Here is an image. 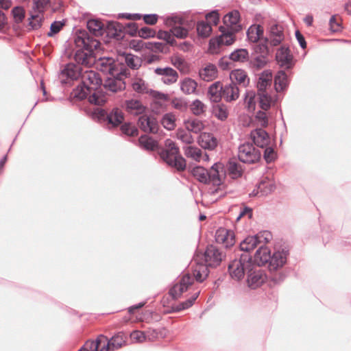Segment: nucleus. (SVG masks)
<instances>
[{
	"label": "nucleus",
	"mask_w": 351,
	"mask_h": 351,
	"mask_svg": "<svg viewBox=\"0 0 351 351\" xmlns=\"http://www.w3.org/2000/svg\"><path fill=\"white\" fill-rule=\"evenodd\" d=\"M74 42L75 45L80 48L74 56L77 65H90L93 51L99 48L100 42L91 36L85 29H80L76 32Z\"/></svg>",
	"instance_id": "f257e3e1"
},
{
	"label": "nucleus",
	"mask_w": 351,
	"mask_h": 351,
	"mask_svg": "<svg viewBox=\"0 0 351 351\" xmlns=\"http://www.w3.org/2000/svg\"><path fill=\"white\" fill-rule=\"evenodd\" d=\"M81 77L84 88L89 92L88 101L96 106L103 105L107 100L106 92L101 88L102 80L99 73L93 71L82 73Z\"/></svg>",
	"instance_id": "f03ea898"
},
{
	"label": "nucleus",
	"mask_w": 351,
	"mask_h": 351,
	"mask_svg": "<svg viewBox=\"0 0 351 351\" xmlns=\"http://www.w3.org/2000/svg\"><path fill=\"white\" fill-rule=\"evenodd\" d=\"M288 250H276L271 254L270 250L265 246L260 245L254 255V261L258 266L267 265L269 271H276L287 262Z\"/></svg>",
	"instance_id": "7ed1b4c3"
},
{
	"label": "nucleus",
	"mask_w": 351,
	"mask_h": 351,
	"mask_svg": "<svg viewBox=\"0 0 351 351\" xmlns=\"http://www.w3.org/2000/svg\"><path fill=\"white\" fill-rule=\"evenodd\" d=\"M165 148L159 152L160 158L169 166L181 171L186 169L185 159L181 156L179 147L171 139H167L165 143Z\"/></svg>",
	"instance_id": "20e7f679"
},
{
	"label": "nucleus",
	"mask_w": 351,
	"mask_h": 351,
	"mask_svg": "<svg viewBox=\"0 0 351 351\" xmlns=\"http://www.w3.org/2000/svg\"><path fill=\"white\" fill-rule=\"evenodd\" d=\"M238 256L239 258H235L228 265V272L232 279L239 281L253 266V261L249 254L241 253Z\"/></svg>",
	"instance_id": "39448f33"
},
{
	"label": "nucleus",
	"mask_w": 351,
	"mask_h": 351,
	"mask_svg": "<svg viewBox=\"0 0 351 351\" xmlns=\"http://www.w3.org/2000/svg\"><path fill=\"white\" fill-rule=\"evenodd\" d=\"M99 71L110 75H122L125 77L130 76L128 69L122 62L114 61L111 58H101L98 62Z\"/></svg>",
	"instance_id": "423d86ee"
},
{
	"label": "nucleus",
	"mask_w": 351,
	"mask_h": 351,
	"mask_svg": "<svg viewBox=\"0 0 351 351\" xmlns=\"http://www.w3.org/2000/svg\"><path fill=\"white\" fill-rule=\"evenodd\" d=\"M138 30L135 23H129L125 27L117 21H108L107 23V36L117 39L122 38L123 32L131 36H135L138 34Z\"/></svg>",
	"instance_id": "0eeeda50"
},
{
	"label": "nucleus",
	"mask_w": 351,
	"mask_h": 351,
	"mask_svg": "<svg viewBox=\"0 0 351 351\" xmlns=\"http://www.w3.org/2000/svg\"><path fill=\"white\" fill-rule=\"evenodd\" d=\"M272 238L269 231H263L258 233L254 236L247 237L243 241L240 243V251L243 253L248 254L253 250L258 245L265 246V244L269 243Z\"/></svg>",
	"instance_id": "6e6552de"
},
{
	"label": "nucleus",
	"mask_w": 351,
	"mask_h": 351,
	"mask_svg": "<svg viewBox=\"0 0 351 351\" xmlns=\"http://www.w3.org/2000/svg\"><path fill=\"white\" fill-rule=\"evenodd\" d=\"M93 118L97 119L98 121H106L108 124L115 127L121 124L123 119V114L119 108H113L108 112L104 109L97 108L93 112Z\"/></svg>",
	"instance_id": "1a4fd4ad"
},
{
	"label": "nucleus",
	"mask_w": 351,
	"mask_h": 351,
	"mask_svg": "<svg viewBox=\"0 0 351 351\" xmlns=\"http://www.w3.org/2000/svg\"><path fill=\"white\" fill-rule=\"evenodd\" d=\"M261 151L251 143H245L238 148V158L240 162L246 164H254L260 160Z\"/></svg>",
	"instance_id": "9d476101"
},
{
	"label": "nucleus",
	"mask_w": 351,
	"mask_h": 351,
	"mask_svg": "<svg viewBox=\"0 0 351 351\" xmlns=\"http://www.w3.org/2000/svg\"><path fill=\"white\" fill-rule=\"evenodd\" d=\"M82 73V69L80 65L69 63L61 70L59 78L62 84H67L70 82L77 80L81 77Z\"/></svg>",
	"instance_id": "9b49d317"
},
{
	"label": "nucleus",
	"mask_w": 351,
	"mask_h": 351,
	"mask_svg": "<svg viewBox=\"0 0 351 351\" xmlns=\"http://www.w3.org/2000/svg\"><path fill=\"white\" fill-rule=\"evenodd\" d=\"M219 31L221 32V35H219L216 39H211L209 42L210 47H219L221 45H230L235 40L234 34L237 32H233L228 27L220 26Z\"/></svg>",
	"instance_id": "f8f14e48"
},
{
	"label": "nucleus",
	"mask_w": 351,
	"mask_h": 351,
	"mask_svg": "<svg viewBox=\"0 0 351 351\" xmlns=\"http://www.w3.org/2000/svg\"><path fill=\"white\" fill-rule=\"evenodd\" d=\"M125 76L122 75H110L108 77L103 84V88L106 92L115 93L125 89L126 84L124 82Z\"/></svg>",
	"instance_id": "ddd939ff"
},
{
	"label": "nucleus",
	"mask_w": 351,
	"mask_h": 351,
	"mask_svg": "<svg viewBox=\"0 0 351 351\" xmlns=\"http://www.w3.org/2000/svg\"><path fill=\"white\" fill-rule=\"evenodd\" d=\"M247 278V284L251 289H255L260 287L265 280L266 276L263 271L255 266L253 263V266L250 267L248 270Z\"/></svg>",
	"instance_id": "4468645a"
},
{
	"label": "nucleus",
	"mask_w": 351,
	"mask_h": 351,
	"mask_svg": "<svg viewBox=\"0 0 351 351\" xmlns=\"http://www.w3.org/2000/svg\"><path fill=\"white\" fill-rule=\"evenodd\" d=\"M193 278L189 274H184L179 282L174 285L169 290V293L173 300L180 298L182 294L186 291L189 287L193 284Z\"/></svg>",
	"instance_id": "2eb2a0df"
},
{
	"label": "nucleus",
	"mask_w": 351,
	"mask_h": 351,
	"mask_svg": "<svg viewBox=\"0 0 351 351\" xmlns=\"http://www.w3.org/2000/svg\"><path fill=\"white\" fill-rule=\"evenodd\" d=\"M138 125L147 133L156 134L159 129L158 122L153 115L142 114L138 120Z\"/></svg>",
	"instance_id": "dca6fc26"
},
{
	"label": "nucleus",
	"mask_w": 351,
	"mask_h": 351,
	"mask_svg": "<svg viewBox=\"0 0 351 351\" xmlns=\"http://www.w3.org/2000/svg\"><path fill=\"white\" fill-rule=\"evenodd\" d=\"M204 257L207 267H215L221 262L223 254L217 247L211 245L206 247Z\"/></svg>",
	"instance_id": "f3484780"
},
{
	"label": "nucleus",
	"mask_w": 351,
	"mask_h": 351,
	"mask_svg": "<svg viewBox=\"0 0 351 351\" xmlns=\"http://www.w3.org/2000/svg\"><path fill=\"white\" fill-rule=\"evenodd\" d=\"M285 38L284 29L282 25L273 24L270 26L269 36L265 37V40L269 41L271 47L279 45Z\"/></svg>",
	"instance_id": "a211bd4d"
},
{
	"label": "nucleus",
	"mask_w": 351,
	"mask_h": 351,
	"mask_svg": "<svg viewBox=\"0 0 351 351\" xmlns=\"http://www.w3.org/2000/svg\"><path fill=\"white\" fill-rule=\"evenodd\" d=\"M276 59L281 67L289 69L294 64L293 57L289 47L282 46L276 52Z\"/></svg>",
	"instance_id": "6ab92c4d"
},
{
	"label": "nucleus",
	"mask_w": 351,
	"mask_h": 351,
	"mask_svg": "<svg viewBox=\"0 0 351 351\" xmlns=\"http://www.w3.org/2000/svg\"><path fill=\"white\" fill-rule=\"evenodd\" d=\"M125 343L124 334L119 332L110 339L108 338L100 351H114L121 348Z\"/></svg>",
	"instance_id": "aec40b11"
},
{
	"label": "nucleus",
	"mask_w": 351,
	"mask_h": 351,
	"mask_svg": "<svg viewBox=\"0 0 351 351\" xmlns=\"http://www.w3.org/2000/svg\"><path fill=\"white\" fill-rule=\"evenodd\" d=\"M240 18V12L237 10H234L226 14L223 21L226 27H228L234 32H239L242 29V26L239 23Z\"/></svg>",
	"instance_id": "412c9836"
},
{
	"label": "nucleus",
	"mask_w": 351,
	"mask_h": 351,
	"mask_svg": "<svg viewBox=\"0 0 351 351\" xmlns=\"http://www.w3.org/2000/svg\"><path fill=\"white\" fill-rule=\"evenodd\" d=\"M223 167L221 163H215L208 173V184H212L214 186H219L222 183V176Z\"/></svg>",
	"instance_id": "4be33fe9"
},
{
	"label": "nucleus",
	"mask_w": 351,
	"mask_h": 351,
	"mask_svg": "<svg viewBox=\"0 0 351 351\" xmlns=\"http://www.w3.org/2000/svg\"><path fill=\"white\" fill-rule=\"evenodd\" d=\"M240 160H237L236 158H230L226 164V171L230 177L232 179H238L241 178L245 168L241 165Z\"/></svg>",
	"instance_id": "5701e85b"
},
{
	"label": "nucleus",
	"mask_w": 351,
	"mask_h": 351,
	"mask_svg": "<svg viewBox=\"0 0 351 351\" xmlns=\"http://www.w3.org/2000/svg\"><path fill=\"white\" fill-rule=\"evenodd\" d=\"M253 143L261 148H264L269 145L270 138L268 133L263 128H256L250 133Z\"/></svg>",
	"instance_id": "b1692460"
},
{
	"label": "nucleus",
	"mask_w": 351,
	"mask_h": 351,
	"mask_svg": "<svg viewBox=\"0 0 351 351\" xmlns=\"http://www.w3.org/2000/svg\"><path fill=\"white\" fill-rule=\"evenodd\" d=\"M273 74L271 70L266 69L261 72L258 77L256 83L257 93L265 92L272 82Z\"/></svg>",
	"instance_id": "393cba45"
},
{
	"label": "nucleus",
	"mask_w": 351,
	"mask_h": 351,
	"mask_svg": "<svg viewBox=\"0 0 351 351\" xmlns=\"http://www.w3.org/2000/svg\"><path fill=\"white\" fill-rule=\"evenodd\" d=\"M154 71L156 74L162 77V81L166 84H173L178 80V72L171 67L156 68Z\"/></svg>",
	"instance_id": "a878e982"
},
{
	"label": "nucleus",
	"mask_w": 351,
	"mask_h": 351,
	"mask_svg": "<svg viewBox=\"0 0 351 351\" xmlns=\"http://www.w3.org/2000/svg\"><path fill=\"white\" fill-rule=\"evenodd\" d=\"M215 240L217 243L223 244L226 247H229L234 243V235L230 230L220 228L215 233Z\"/></svg>",
	"instance_id": "bb28decb"
},
{
	"label": "nucleus",
	"mask_w": 351,
	"mask_h": 351,
	"mask_svg": "<svg viewBox=\"0 0 351 351\" xmlns=\"http://www.w3.org/2000/svg\"><path fill=\"white\" fill-rule=\"evenodd\" d=\"M222 96L227 102L237 100L239 97V89L234 82L223 85Z\"/></svg>",
	"instance_id": "cd10ccee"
},
{
	"label": "nucleus",
	"mask_w": 351,
	"mask_h": 351,
	"mask_svg": "<svg viewBox=\"0 0 351 351\" xmlns=\"http://www.w3.org/2000/svg\"><path fill=\"white\" fill-rule=\"evenodd\" d=\"M125 109L128 112L134 115H140L144 114L146 107L137 99H128L125 101Z\"/></svg>",
	"instance_id": "c85d7f7f"
},
{
	"label": "nucleus",
	"mask_w": 351,
	"mask_h": 351,
	"mask_svg": "<svg viewBox=\"0 0 351 351\" xmlns=\"http://www.w3.org/2000/svg\"><path fill=\"white\" fill-rule=\"evenodd\" d=\"M86 25L90 33L93 34L92 36L93 38L94 36H103L105 32L107 33V27L105 29L104 25L99 19H89L87 21Z\"/></svg>",
	"instance_id": "c756f323"
},
{
	"label": "nucleus",
	"mask_w": 351,
	"mask_h": 351,
	"mask_svg": "<svg viewBox=\"0 0 351 351\" xmlns=\"http://www.w3.org/2000/svg\"><path fill=\"white\" fill-rule=\"evenodd\" d=\"M223 84L220 82H215L212 84L208 89V97L214 103H218L223 98Z\"/></svg>",
	"instance_id": "7c9ffc66"
},
{
	"label": "nucleus",
	"mask_w": 351,
	"mask_h": 351,
	"mask_svg": "<svg viewBox=\"0 0 351 351\" xmlns=\"http://www.w3.org/2000/svg\"><path fill=\"white\" fill-rule=\"evenodd\" d=\"M199 144L204 148L213 150L217 146V140L211 133H203L199 136Z\"/></svg>",
	"instance_id": "2f4dec72"
},
{
	"label": "nucleus",
	"mask_w": 351,
	"mask_h": 351,
	"mask_svg": "<svg viewBox=\"0 0 351 351\" xmlns=\"http://www.w3.org/2000/svg\"><path fill=\"white\" fill-rule=\"evenodd\" d=\"M263 27L261 25H252L247 30V40L253 43H257L263 36Z\"/></svg>",
	"instance_id": "473e14b6"
},
{
	"label": "nucleus",
	"mask_w": 351,
	"mask_h": 351,
	"mask_svg": "<svg viewBox=\"0 0 351 351\" xmlns=\"http://www.w3.org/2000/svg\"><path fill=\"white\" fill-rule=\"evenodd\" d=\"M199 77L204 81L210 82L217 76V69L215 64H209L199 72Z\"/></svg>",
	"instance_id": "72a5a7b5"
},
{
	"label": "nucleus",
	"mask_w": 351,
	"mask_h": 351,
	"mask_svg": "<svg viewBox=\"0 0 351 351\" xmlns=\"http://www.w3.org/2000/svg\"><path fill=\"white\" fill-rule=\"evenodd\" d=\"M138 143L140 147L147 151H154L158 147V141L146 134L139 137Z\"/></svg>",
	"instance_id": "f704fd0d"
},
{
	"label": "nucleus",
	"mask_w": 351,
	"mask_h": 351,
	"mask_svg": "<svg viewBox=\"0 0 351 351\" xmlns=\"http://www.w3.org/2000/svg\"><path fill=\"white\" fill-rule=\"evenodd\" d=\"M180 86L183 93L190 95L196 93L197 83L190 77H185L180 82Z\"/></svg>",
	"instance_id": "c9c22d12"
},
{
	"label": "nucleus",
	"mask_w": 351,
	"mask_h": 351,
	"mask_svg": "<svg viewBox=\"0 0 351 351\" xmlns=\"http://www.w3.org/2000/svg\"><path fill=\"white\" fill-rule=\"evenodd\" d=\"M231 82L235 80L239 84L245 87L249 84L250 79L247 73L242 69H235L230 74Z\"/></svg>",
	"instance_id": "e433bc0d"
},
{
	"label": "nucleus",
	"mask_w": 351,
	"mask_h": 351,
	"mask_svg": "<svg viewBox=\"0 0 351 351\" xmlns=\"http://www.w3.org/2000/svg\"><path fill=\"white\" fill-rule=\"evenodd\" d=\"M123 57L126 66L131 69H138L142 65V59L132 53H124Z\"/></svg>",
	"instance_id": "4c0bfd02"
},
{
	"label": "nucleus",
	"mask_w": 351,
	"mask_h": 351,
	"mask_svg": "<svg viewBox=\"0 0 351 351\" xmlns=\"http://www.w3.org/2000/svg\"><path fill=\"white\" fill-rule=\"evenodd\" d=\"M199 295V291L196 292V293H193V295H191L189 299L186 300L185 301L182 302L177 305L172 306L171 312L178 313L181 311L188 309L189 308H190L191 306H193L195 301L198 298Z\"/></svg>",
	"instance_id": "58836bf2"
},
{
	"label": "nucleus",
	"mask_w": 351,
	"mask_h": 351,
	"mask_svg": "<svg viewBox=\"0 0 351 351\" xmlns=\"http://www.w3.org/2000/svg\"><path fill=\"white\" fill-rule=\"evenodd\" d=\"M288 84V79L286 73L284 71H279L274 77V86L277 92H280L286 88Z\"/></svg>",
	"instance_id": "ea45409f"
},
{
	"label": "nucleus",
	"mask_w": 351,
	"mask_h": 351,
	"mask_svg": "<svg viewBox=\"0 0 351 351\" xmlns=\"http://www.w3.org/2000/svg\"><path fill=\"white\" fill-rule=\"evenodd\" d=\"M267 63V57L264 55H256L250 60V67L254 71H259L264 68Z\"/></svg>",
	"instance_id": "a19ab883"
},
{
	"label": "nucleus",
	"mask_w": 351,
	"mask_h": 351,
	"mask_svg": "<svg viewBox=\"0 0 351 351\" xmlns=\"http://www.w3.org/2000/svg\"><path fill=\"white\" fill-rule=\"evenodd\" d=\"M208 169L201 166L195 167L191 170L193 176L203 184H208Z\"/></svg>",
	"instance_id": "79ce46f5"
},
{
	"label": "nucleus",
	"mask_w": 351,
	"mask_h": 351,
	"mask_svg": "<svg viewBox=\"0 0 351 351\" xmlns=\"http://www.w3.org/2000/svg\"><path fill=\"white\" fill-rule=\"evenodd\" d=\"M249 58V53L246 49H237L229 55V59L233 62H244Z\"/></svg>",
	"instance_id": "37998d69"
},
{
	"label": "nucleus",
	"mask_w": 351,
	"mask_h": 351,
	"mask_svg": "<svg viewBox=\"0 0 351 351\" xmlns=\"http://www.w3.org/2000/svg\"><path fill=\"white\" fill-rule=\"evenodd\" d=\"M213 114L220 121H225L228 117V110L223 104H218L213 106Z\"/></svg>",
	"instance_id": "c03bdc74"
},
{
	"label": "nucleus",
	"mask_w": 351,
	"mask_h": 351,
	"mask_svg": "<svg viewBox=\"0 0 351 351\" xmlns=\"http://www.w3.org/2000/svg\"><path fill=\"white\" fill-rule=\"evenodd\" d=\"M275 189L274 184L269 180H262L257 186V193L265 196L274 191Z\"/></svg>",
	"instance_id": "a18cd8bd"
},
{
	"label": "nucleus",
	"mask_w": 351,
	"mask_h": 351,
	"mask_svg": "<svg viewBox=\"0 0 351 351\" xmlns=\"http://www.w3.org/2000/svg\"><path fill=\"white\" fill-rule=\"evenodd\" d=\"M197 32L199 36L202 38H207L210 36L212 31L210 24L207 21H201L197 23Z\"/></svg>",
	"instance_id": "49530a36"
},
{
	"label": "nucleus",
	"mask_w": 351,
	"mask_h": 351,
	"mask_svg": "<svg viewBox=\"0 0 351 351\" xmlns=\"http://www.w3.org/2000/svg\"><path fill=\"white\" fill-rule=\"evenodd\" d=\"M184 154L187 158H191L195 161H200L202 156V151L193 146L184 147Z\"/></svg>",
	"instance_id": "de8ad7c7"
},
{
	"label": "nucleus",
	"mask_w": 351,
	"mask_h": 351,
	"mask_svg": "<svg viewBox=\"0 0 351 351\" xmlns=\"http://www.w3.org/2000/svg\"><path fill=\"white\" fill-rule=\"evenodd\" d=\"M185 126L186 130L195 134H198L204 129V123L197 119L186 121Z\"/></svg>",
	"instance_id": "09e8293b"
},
{
	"label": "nucleus",
	"mask_w": 351,
	"mask_h": 351,
	"mask_svg": "<svg viewBox=\"0 0 351 351\" xmlns=\"http://www.w3.org/2000/svg\"><path fill=\"white\" fill-rule=\"evenodd\" d=\"M259 99V106L263 110H267L271 107L272 101L271 97L267 93V91L257 93Z\"/></svg>",
	"instance_id": "8fccbe9b"
},
{
	"label": "nucleus",
	"mask_w": 351,
	"mask_h": 351,
	"mask_svg": "<svg viewBox=\"0 0 351 351\" xmlns=\"http://www.w3.org/2000/svg\"><path fill=\"white\" fill-rule=\"evenodd\" d=\"M177 138L186 144H191L194 141L191 132L188 130L178 129L176 132Z\"/></svg>",
	"instance_id": "3c124183"
},
{
	"label": "nucleus",
	"mask_w": 351,
	"mask_h": 351,
	"mask_svg": "<svg viewBox=\"0 0 351 351\" xmlns=\"http://www.w3.org/2000/svg\"><path fill=\"white\" fill-rule=\"evenodd\" d=\"M194 276L199 282H202L208 276V269L206 265H199L195 269Z\"/></svg>",
	"instance_id": "603ef678"
},
{
	"label": "nucleus",
	"mask_w": 351,
	"mask_h": 351,
	"mask_svg": "<svg viewBox=\"0 0 351 351\" xmlns=\"http://www.w3.org/2000/svg\"><path fill=\"white\" fill-rule=\"evenodd\" d=\"M175 121V116L171 113H167L163 115L161 119V124L165 129L172 130L176 126Z\"/></svg>",
	"instance_id": "864d4df0"
},
{
	"label": "nucleus",
	"mask_w": 351,
	"mask_h": 351,
	"mask_svg": "<svg viewBox=\"0 0 351 351\" xmlns=\"http://www.w3.org/2000/svg\"><path fill=\"white\" fill-rule=\"evenodd\" d=\"M132 89L140 94L148 93L147 86L145 81L141 78H136L132 82Z\"/></svg>",
	"instance_id": "5fc2aeb1"
},
{
	"label": "nucleus",
	"mask_w": 351,
	"mask_h": 351,
	"mask_svg": "<svg viewBox=\"0 0 351 351\" xmlns=\"http://www.w3.org/2000/svg\"><path fill=\"white\" fill-rule=\"evenodd\" d=\"M107 340V337L101 335L97 338L95 341H87L85 346L88 347L87 348L89 350V351H100V350H99L100 345L101 343H106V341Z\"/></svg>",
	"instance_id": "6e6d98bb"
},
{
	"label": "nucleus",
	"mask_w": 351,
	"mask_h": 351,
	"mask_svg": "<svg viewBox=\"0 0 351 351\" xmlns=\"http://www.w3.org/2000/svg\"><path fill=\"white\" fill-rule=\"evenodd\" d=\"M147 48L154 52H161L166 53L169 51V46L165 43L153 42L149 43Z\"/></svg>",
	"instance_id": "4d7b16f0"
},
{
	"label": "nucleus",
	"mask_w": 351,
	"mask_h": 351,
	"mask_svg": "<svg viewBox=\"0 0 351 351\" xmlns=\"http://www.w3.org/2000/svg\"><path fill=\"white\" fill-rule=\"evenodd\" d=\"M71 97L78 100H82L87 97H89V92L84 88V86H77L73 89L71 93Z\"/></svg>",
	"instance_id": "13d9d810"
},
{
	"label": "nucleus",
	"mask_w": 351,
	"mask_h": 351,
	"mask_svg": "<svg viewBox=\"0 0 351 351\" xmlns=\"http://www.w3.org/2000/svg\"><path fill=\"white\" fill-rule=\"evenodd\" d=\"M206 106L199 99L194 100L191 105V110L195 115H200L205 112Z\"/></svg>",
	"instance_id": "bf43d9fd"
},
{
	"label": "nucleus",
	"mask_w": 351,
	"mask_h": 351,
	"mask_svg": "<svg viewBox=\"0 0 351 351\" xmlns=\"http://www.w3.org/2000/svg\"><path fill=\"white\" fill-rule=\"evenodd\" d=\"M121 131L123 134L129 136H135L138 134V130L136 127L132 125L130 123H125L121 126Z\"/></svg>",
	"instance_id": "052dcab7"
},
{
	"label": "nucleus",
	"mask_w": 351,
	"mask_h": 351,
	"mask_svg": "<svg viewBox=\"0 0 351 351\" xmlns=\"http://www.w3.org/2000/svg\"><path fill=\"white\" fill-rule=\"evenodd\" d=\"M157 37L159 39L165 40L167 45H173L176 43V40L173 38V36H172V33L171 32V30L169 31H164V30H160L158 32Z\"/></svg>",
	"instance_id": "680f3d73"
},
{
	"label": "nucleus",
	"mask_w": 351,
	"mask_h": 351,
	"mask_svg": "<svg viewBox=\"0 0 351 351\" xmlns=\"http://www.w3.org/2000/svg\"><path fill=\"white\" fill-rule=\"evenodd\" d=\"M265 150L263 152V158L267 163H271L274 162L277 158V154L275 152L274 149L271 147L267 146L265 147Z\"/></svg>",
	"instance_id": "e2e57ef3"
},
{
	"label": "nucleus",
	"mask_w": 351,
	"mask_h": 351,
	"mask_svg": "<svg viewBox=\"0 0 351 351\" xmlns=\"http://www.w3.org/2000/svg\"><path fill=\"white\" fill-rule=\"evenodd\" d=\"M171 32L172 33V36L178 38H185L187 37L189 34L188 30L181 26H174L171 29Z\"/></svg>",
	"instance_id": "0e129e2a"
},
{
	"label": "nucleus",
	"mask_w": 351,
	"mask_h": 351,
	"mask_svg": "<svg viewBox=\"0 0 351 351\" xmlns=\"http://www.w3.org/2000/svg\"><path fill=\"white\" fill-rule=\"evenodd\" d=\"M12 14L15 23H21L25 18V10L21 6H16L12 10Z\"/></svg>",
	"instance_id": "69168bd1"
},
{
	"label": "nucleus",
	"mask_w": 351,
	"mask_h": 351,
	"mask_svg": "<svg viewBox=\"0 0 351 351\" xmlns=\"http://www.w3.org/2000/svg\"><path fill=\"white\" fill-rule=\"evenodd\" d=\"M29 25L32 29H38L42 25L43 18L38 14L32 15L29 19Z\"/></svg>",
	"instance_id": "338daca9"
},
{
	"label": "nucleus",
	"mask_w": 351,
	"mask_h": 351,
	"mask_svg": "<svg viewBox=\"0 0 351 351\" xmlns=\"http://www.w3.org/2000/svg\"><path fill=\"white\" fill-rule=\"evenodd\" d=\"M156 34V32L148 27H143L139 29L138 31V35L139 37L143 38H148L154 37Z\"/></svg>",
	"instance_id": "774afa93"
}]
</instances>
